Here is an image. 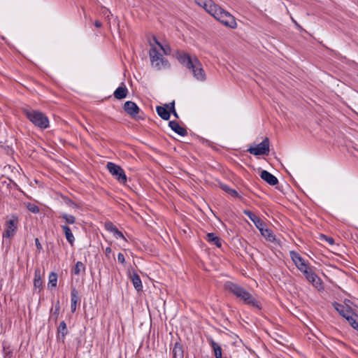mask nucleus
<instances>
[{"label": "nucleus", "mask_w": 358, "mask_h": 358, "mask_svg": "<svg viewBox=\"0 0 358 358\" xmlns=\"http://www.w3.org/2000/svg\"><path fill=\"white\" fill-rule=\"evenodd\" d=\"M164 107L166 108L169 110V111L171 112V110L175 109V102L173 101L169 104H165Z\"/></svg>", "instance_id": "obj_40"}, {"label": "nucleus", "mask_w": 358, "mask_h": 358, "mask_svg": "<svg viewBox=\"0 0 358 358\" xmlns=\"http://www.w3.org/2000/svg\"><path fill=\"white\" fill-rule=\"evenodd\" d=\"M153 39H154L155 43L157 45V43H159V42L157 41V39L156 38V37H154V38H153Z\"/></svg>", "instance_id": "obj_45"}, {"label": "nucleus", "mask_w": 358, "mask_h": 358, "mask_svg": "<svg viewBox=\"0 0 358 358\" xmlns=\"http://www.w3.org/2000/svg\"><path fill=\"white\" fill-rule=\"evenodd\" d=\"M305 277L315 288L320 289L322 287L321 279L313 270Z\"/></svg>", "instance_id": "obj_15"}, {"label": "nucleus", "mask_w": 358, "mask_h": 358, "mask_svg": "<svg viewBox=\"0 0 358 358\" xmlns=\"http://www.w3.org/2000/svg\"><path fill=\"white\" fill-rule=\"evenodd\" d=\"M261 234L268 241L278 243V241L271 229L266 228V227H262L259 229Z\"/></svg>", "instance_id": "obj_17"}, {"label": "nucleus", "mask_w": 358, "mask_h": 358, "mask_svg": "<svg viewBox=\"0 0 358 358\" xmlns=\"http://www.w3.org/2000/svg\"><path fill=\"white\" fill-rule=\"evenodd\" d=\"M79 301L78 292L74 287L71 292V310L72 313L76 310L77 303Z\"/></svg>", "instance_id": "obj_20"}, {"label": "nucleus", "mask_w": 358, "mask_h": 358, "mask_svg": "<svg viewBox=\"0 0 358 358\" xmlns=\"http://www.w3.org/2000/svg\"><path fill=\"white\" fill-rule=\"evenodd\" d=\"M221 188L222 190H224L227 193L229 194L231 196L239 197L238 193L235 189L230 188L228 185H222Z\"/></svg>", "instance_id": "obj_32"}, {"label": "nucleus", "mask_w": 358, "mask_h": 358, "mask_svg": "<svg viewBox=\"0 0 358 358\" xmlns=\"http://www.w3.org/2000/svg\"><path fill=\"white\" fill-rule=\"evenodd\" d=\"M85 266L82 262H77L74 268L72 269V272L74 275H79L81 271L85 272Z\"/></svg>", "instance_id": "obj_29"}, {"label": "nucleus", "mask_w": 358, "mask_h": 358, "mask_svg": "<svg viewBox=\"0 0 358 358\" xmlns=\"http://www.w3.org/2000/svg\"><path fill=\"white\" fill-rule=\"evenodd\" d=\"M208 341L214 351L215 358H224L222 356V348L212 338H208Z\"/></svg>", "instance_id": "obj_22"}, {"label": "nucleus", "mask_w": 358, "mask_h": 358, "mask_svg": "<svg viewBox=\"0 0 358 358\" xmlns=\"http://www.w3.org/2000/svg\"><path fill=\"white\" fill-rule=\"evenodd\" d=\"M34 280H42V274L40 268H38L35 269Z\"/></svg>", "instance_id": "obj_38"}, {"label": "nucleus", "mask_w": 358, "mask_h": 358, "mask_svg": "<svg viewBox=\"0 0 358 358\" xmlns=\"http://www.w3.org/2000/svg\"><path fill=\"white\" fill-rule=\"evenodd\" d=\"M320 240L321 241H325L327 243H328L329 245H332L334 244V240L333 238L327 236L324 234L320 235Z\"/></svg>", "instance_id": "obj_36"}, {"label": "nucleus", "mask_w": 358, "mask_h": 358, "mask_svg": "<svg viewBox=\"0 0 358 358\" xmlns=\"http://www.w3.org/2000/svg\"><path fill=\"white\" fill-rule=\"evenodd\" d=\"M112 252V250L110 247H107L105 250V253L106 255H109Z\"/></svg>", "instance_id": "obj_43"}, {"label": "nucleus", "mask_w": 358, "mask_h": 358, "mask_svg": "<svg viewBox=\"0 0 358 358\" xmlns=\"http://www.w3.org/2000/svg\"><path fill=\"white\" fill-rule=\"evenodd\" d=\"M34 287L36 289H38L41 291L43 288V281L42 280H34Z\"/></svg>", "instance_id": "obj_37"}, {"label": "nucleus", "mask_w": 358, "mask_h": 358, "mask_svg": "<svg viewBox=\"0 0 358 358\" xmlns=\"http://www.w3.org/2000/svg\"><path fill=\"white\" fill-rule=\"evenodd\" d=\"M195 2L201 7L203 8L209 14L212 13L217 4L212 0H195Z\"/></svg>", "instance_id": "obj_16"}, {"label": "nucleus", "mask_w": 358, "mask_h": 358, "mask_svg": "<svg viewBox=\"0 0 358 358\" xmlns=\"http://www.w3.org/2000/svg\"><path fill=\"white\" fill-rule=\"evenodd\" d=\"M224 287L228 292L234 294L237 298L242 300L245 304L256 308L259 310L261 309L259 302L245 289L231 281H227Z\"/></svg>", "instance_id": "obj_1"}, {"label": "nucleus", "mask_w": 358, "mask_h": 358, "mask_svg": "<svg viewBox=\"0 0 358 358\" xmlns=\"http://www.w3.org/2000/svg\"><path fill=\"white\" fill-rule=\"evenodd\" d=\"M169 125L173 131L181 136H185L187 134L186 129L181 127L178 122L175 120L170 121Z\"/></svg>", "instance_id": "obj_18"}, {"label": "nucleus", "mask_w": 358, "mask_h": 358, "mask_svg": "<svg viewBox=\"0 0 358 358\" xmlns=\"http://www.w3.org/2000/svg\"><path fill=\"white\" fill-rule=\"evenodd\" d=\"M248 151L255 156L267 155L269 152V140L265 138L262 142L255 147H250Z\"/></svg>", "instance_id": "obj_9"}, {"label": "nucleus", "mask_w": 358, "mask_h": 358, "mask_svg": "<svg viewBox=\"0 0 358 358\" xmlns=\"http://www.w3.org/2000/svg\"><path fill=\"white\" fill-rule=\"evenodd\" d=\"M157 113L158 115L164 120H168L170 118V111L165 108L164 106H157L156 108Z\"/></svg>", "instance_id": "obj_25"}, {"label": "nucleus", "mask_w": 358, "mask_h": 358, "mask_svg": "<svg viewBox=\"0 0 358 358\" xmlns=\"http://www.w3.org/2000/svg\"><path fill=\"white\" fill-rule=\"evenodd\" d=\"M59 310H60V303H59V301H57L55 305V310L52 313V317L55 319V321H57L58 319Z\"/></svg>", "instance_id": "obj_33"}, {"label": "nucleus", "mask_w": 358, "mask_h": 358, "mask_svg": "<svg viewBox=\"0 0 358 358\" xmlns=\"http://www.w3.org/2000/svg\"><path fill=\"white\" fill-rule=\"evenodd\" d=\"M217 20L220 21L224 25L230 28L234 29L236 27V22L235 18L229 12L222 8L217 4V8H215L212 13H210Z\"/></svg>", "instance_id": "obj_4"}, {"label": "nucleus", "mask_w": 358, "mask_h": 358, "mask_svg": "<svg viewBox=\"0 0 358 358\" xmlns=\"http://www.w3.org/2000/svg\"><path fill=\"white\" fill-rule=\"evenodd\" d=\"M128 94V90L122 83L114 92V97L117 99H122L127 97Z\"/></svg>", "instance_id": "obj_19"}, {"label": "nucleus", "mask_w": 358, "mask_h": 358, "mask_svg": "<svg viewBox=\"0 0 358 358\" xmlns=\"http://www.w3.org/2000/svg\"><path fill=\"white\" fill-rule=\"evenodd\" d=\"M334 308L341 315L347 320L348 317H350L354 313H352L350 307L344 306L341 303L334 302L333 303Z\"/></svg>", "instance_id": "obj_11"}, {"label": "nucleus", "mask_w": 358, "mask_h": 358, "mask_svg": "<svg viewBox=\"0 0 358 358\" xmlns=\"http://www.w3.org/2000/svg\"><path fill=\"white\" fill-rule=\"evenodd\" d=\"M350 326L358 331V315L353 313L350 317H347Z\"/></svg>", "instance_id": "obj_28"}, {"label": "nucleus", "mask_w": 358, "mask_h": 358, "mask_svg": "<svg viewBox=\"0 0 358 358\" xmlns=\"http://www.w3.org/2000/svg\"><path fill=\"white\" fill-rule=\"evenodd\" d=\"M294 23H295V24H296V25L299 26V25H298V24H297V22H296V21H294Z\"/></svg>", "instance_id": "obj_46"}, {"label": "nucleus", "mask_w": 358, "mask_h": 358, "mask_svg": "<svg viewBox=\"0 0 358 358\" xmlns=\"http://www.w3.org/2000/svg\"><path fill=\"white\" fill-rule=\"evenodd\" d=\"M157 45L160 48V49L163 51L164 54L166 55H169L171 53V48L169 45H163L160 43H157Z\"/></svg>", "instance_id": "obj_35"}, {"label": "nucleus", "mask_w": 358, "mask_h": 358, "mask_svg": "<svg viewBox=\"0 0 358 358\" xmlns=\"http://www.w3.org/2000/svg\"><path fill=\"white\" fill-rule=\"evenodd\" d=\"M205 240L213 244L216 245L217 248H221L222 246V241L221 239L215 235L214 233H208L206 234L205 237Z\"/></svg>", "instance_id": "obj_21"}, {"label": "nucleus", "mask_w": 358, "mask_h": 358, "mask_svg": "<svg viewBox=\"0 0 358 358\" xmlns=\"http://www.w3.org/2000/svg\"><path fill=\"white\" fill-rule=\"evenodd\" d=\"M94 26H95L96 28H100V27H101V26H102V23H101L100 21H99V20H96V21L94 22Z\"/></svg>", "instance_id": "obj_42"}, {"label": "nucleus", "mask_w": 358, "mask_h": 358, "mask_svg": "<svg viewBox=\"0 0 358 358\" xmlns=\"http://www.w3.org/2000/svg\"><path fill=\"white\" fill-rule=\"evenodd\" d=\"M130 278L132 281L133 285L134 288L137 291H141L143 289V285L141 282V280L140 278V276L135 272H134L131 275Z\"/></svg>", "instance_id": "obj_24"}, {"label": "nucleus", "mask_w": 358, "mask_h": 358, "mask_svg": "<svg viewBox=\"0 0 358 358\" xmlns=\"http://www.w3.org/2000/svg\"><path fill=\"white\" fill-rule=\"evenodd\" d=\"M150 59L152 66L157 71L169 68L170 64L169 61L163 57L155 47L150 48L149 52Z\"/></svg>", "instance_id": "obj_5"}, {"label": "nucleus", "mask_w": 358, "mask_h": 358, "mask_svg": "<svg viewBox=\"0 0 358 358\" xmlns=\"http://www.w3.org/2000/svg\"><path fill=\"white\" fill-rule=\"evenodd\" d=\"M243 213L250 218V220L255 224L258 229H259L262 227H266L265 223L252 212L248 210H244Z\"/></svg>", "instance_id": "obj_13"}, {"label": "nucleus", "mask_w": 358, "mask_h": 358, "mask_svg": "<svg viewBox=\"0 0 358 358\" xmlns=\"http://www.w3.org/2000/svg\"><path fill=\"white\" fill-rule=\"evenodd\" d=\"M62 229L64 233L67 241L71 246H73L75 242V238L73 233L71 232V229L67 225H62Z\"/></svg>", "instance_id": "obj_23"}, {"label": "nucleus", "mask_w": 358, "mask_h": 358, "mask_svg": "<svg viewBox=\"0 0 358 358\" xmlns=\"http://www.w3.org/2000/svg\"><path fill=\"white\" fill-rule=\"evenodd\" d=\"M22 112L34 126L42 129L49 127L48 117L43 113L31 108H24Z\"/></svg>", "instance_id": "obj_3"}, {"label": "nucleus", "mask_w": 358, "mask_h": 358, "mask_svg": "<svg viewBox=\"0 0 358 358\" xmlns=\"http://www.w3.org/2000/svg\"><path fill=\"white\" fill-rule=\"evenodd\" d=\"M19 218L16 214H12L6 217L5 229L3 232V238H13L18 229Z\"/></svg>", "instance_id": "obj_6"}, {"label": "nucleus", "mask_w": 358, "mask_h": 358, "mask_svg": "<svg viewBox=\"0 0 358 358\" xmlns=\"http://www.w3.org/2000/svg\"><path fill=\"white\" fill-rule=\"evenodd\" d=\"M104 227L108 231L112 233L115 238H122L124 241H127L123 234L119 231L116 226L114 225L111 222H106L104 224Z\"/></svg>", "instance_id": "obj_12"}, {"label": "nucleus", "mask_w": 358, "mask_h": 358, "mask_svg": "<svg viewBox=\"0 0 358 358\" xmlns=\"http://www.w3.org/2000/svg\"><path fill=\"white\" fill-rule=\"evenodd\" d=\"M173 355L174 358H183V350L180 343H175L173 349Z\"/></svg>", "instance_id": "obj_27"}, {"label": "nucleus", "mask_w": 358, "mask_h": 358, "mask_svg": "<svg viewBox=\"0 0 358 358\" xmlns=\"http://www.w3.org/2000/svg\"><path fill=\"white\" fill-rule=\"evenodd\" d=\"M57 274L55 272H51L48 277V287H56L57 283Z\"/></svg>", "instance_id": "obj_30"}, {"label": "nucleus", "mask_w": 358, "mask_h": 358, "mask_svg": "<svg viewBox=\"0 0 358 358\" xmlns=\"http://www.w3.org/2000/svg\"><path fill=\"white\" fill-rule=\"evenodd\" d=\"M27 208L33 213H38L40 211L38 206L32 203H27Z\"/></svg>", "instance_id": "obj_34"}, {"label": "nucleus", "mask_w": 358, "mask_h": 358, "mask_svg": "<svg viewBox=\"0 0 358 358\" xmlns=\"http://www.w3.org/2000/svg\"><path fill=\"white\" fill-rule=\"evenodd\" d=\"M178 61L191 70L194 77L199 81H204L206 79V73L202 67L201 62L197 57L192 58L186 52L178 53L177 57Z\"/></svg>", "instance_id": "obj_2"}, {"label": "nucleus", "mask_w": 358, "mask_h": 358, "mask_svg": "<svg viewBox=\"0 0 358 358\" xmlns=\"http://www.w3.org/2000/svg\"><path fill=\"white\" fill-rule=\"evenodd\" d=\"M117 260L120 263L124 264L125 263L124 256L122 253L120 252L117 255Z\"/></svg>", "instance_id": "obj_39"}, {"label": "nucleus", "mask_w": 358, "mask_h": 358, "mask_svg": "<svg viewBox=\"0 0 358 358\" xmlns=\"http://www.w3.org/2000/svg\"><path fill=\"white\" fill-rule=\"evenodd\" d=\"M60 217L64 220L65 222L69 224H73L76 222V217L72 215L62 213Z\"/></svg>", "instance_id": "obj_31"}, {"label": "nucleus", "mask_w": 358, "mask_h": 358, "mask_svg": "<svg viewBox=\"0 0 358 358\" xmlns=\"http://www.w3.org/2000/svg\"><path fill=\"white\" fill-rule=\"evenodd\" d=\"M260 177L270 185H275L278 183V178L267 171H262Z\"/></svg>", "instance_id": "obj_14"}, {"label": "nucleus", "mask_w": 358, "mask_h": 358, "mask_svg": "<svg viewBox=\"0 0 358 358\" xmlns=\"http://www.w3.org/2000/svg\"><path fill=\"white\" fill-rule=\"evenodd\" d=\"M57 334H58V338H59L61 336L63 339L67 335L68 329L66 327V324L64 321H62L59 323V325L57 328Z\"/></svg>", "instance_id": "obj_26"}, {"label": "nucleus", "mask_w": 358, "mask_h": 358, "mask_svg": "<svg viewBox=\"0 0 358 358\" xmlns=\"http://www.w3.org/2000/svg\"><path fill=\"white\" fill-rule=\"evenodd\" d=\"M124 110L131 117L138 119V120H143V117H141L139 113L141 112L139 107L136 105V103L131 101H127L124 103L123 106Z\"/></svg>", "instance_id": "obj_10"}, {"label": "nucleus", "mask_w": 358, "mask_h": 358, "mask_svg": "<svg viewBox=\"0 0 358 358\" xmlns=\"http://www.w3.org/2000/svg\"><path fill=\"white\" fill-rule=\"evenodd\" d=\"M171 113H172L174 115V117H176V118H178V115L177 112L176 111V109H173V110H171Z\"/></svg>", "instance_id": "obj_44"}, {"label": "nucleus", "mask_w": 358, "mask_h": 358, "mask_svg": "<svg viewBox=\"0 0 358 358\" xmlns=\"http://www.w3.org/2000/svg\"><path fill=\"white\" fill-rule=\"evenodd\" d=\"M289 255L296 268L303 273L305 276L312 271V268L308 266V264H306L305 260L298 252L292 250L289 252Z\"/></svg>", "instance_id": "obj_7"}, {"label": "nucleus", "mask_w": 358, "mask_h": 358, "mask_svg": "<svg viewBox=\"0 0 358 358\" xmlns=\"http://www.w3.org/2000/svg\"><path fill=\"white\" fill-rule=\"evenodd\" d=\"M35 245H36V246L37 249H38L39 251H40V250H41L43 249L42 245H41V243H40V241H39V240H38V238H35Z\"/></svg>", "instance_id": "obj_41"}, {"label": "nucleus", "mask_w": 358, "mask_h": 358, "mask_svg": "<svg viewBox=\"0 0 358 358\" xmlns=\"http://www.w3.org/2000/svg\"><path fill=\"white\" fill-rule=\"evenodd\" d=\"M224 358H227V357H224Z\"/></svg>", "instance_id": "obj_47"}, {"label": "nucleus", "mask_w": 358, "mask_h": 358, "mask_svg": "<svg viewBox=\"0 0 358 358\" xmlns=\"http://www.w3.org/2000/svg\"><path fill=\"white\" fill-rule=\"evenodd\" d=\"M106 168L109 173L121 184L127 182V176L124 171L118 165L113 162H108Z\"/></svg>", "instance_id": "obj_8"}]
</instances>
